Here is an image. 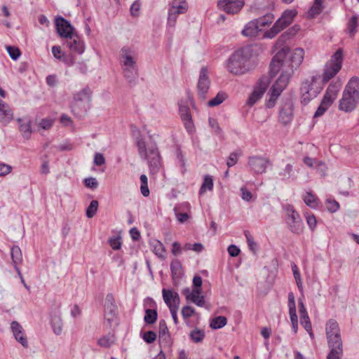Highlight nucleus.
<instances>
[{
  "instance_id": "f257e3e1",
  "label": "nucleus",
  "mask_w": 359,
  "mask_h": 359,
  "mask_svg": "<svg viewBox=\"0 0 359 359\" xmlns=\"http://www.w3.org/2000/svg\"><path fill=\"white\" fill-rule=\"evenodd\" d=\"M325 334L330 352L327 359H341L343 356V342L340 328L334 319H330L325 325Z\"/></svg>"
},
{
  "instance_id": "f03ea898",
  "label": "nucleus",
  "mask_w": 359,
  "mask_h": 359,
  "mask_svg": "<svg viewBox=\"0 0 359 359\" xmlns=\"http://www.w3.org/2000/svg\"><path fill=\"white\" fill-rule=\"evenodd\" d=\"M252 48L250 46L242 47L230 56L226 63L229 72L235 75L243 74L250 71Z\"/></svg>"
},
{
  "instance_id": "7ed1b4c3",
  "label": "nucleus",
  "mask_w": 359,
  "mask_h": 359,
  "mask_svg": "<svg viewBox=\"0 0 359 359\" xmlns=\"http://www.w3.org/2000/svg\"><path fill=\"white\" fill-rule=\"evenodd\" d=\"M135 142L139 156L147 161L151 172L153 174L158 172L162 162L156 144L147 145L145 140L141 136L136 137Z\"/></svg>"
},
{
  "instance_id": "20e7f679",
  "label": "nucleus",
  "mask_w": 359,
  "mask_h": 359,
  "mask_svg": "<svg viewBox=\"0 0 359 359\" xmlns=\"http://www.w3.org/2000/svg\"><path fill=\"white\" fill-rule=\"evenodd\" d=\"M91 93L90 88L86 87L74 95L71 109L74 116L81 118L86 114L89 109Z\"/></svg>"
},
{
  "instance_id": "39448f33",
  "label": "nucleus",
  "mask_w": 359,
  "mask_h": 359,
  "mask_svg": "<svg viewBox=\"0 0 359 359\" xmlns=\"http://www.w3.org/2000/svg\"><path fill=\"white\" fill-rule=\"evenodd\" d=\"M343 60V50L338 48L325 65L322 76L323 82H328L337 74L341 69Z\"/></svg>"
},
{
  "instance_id": "423d86ee",
  "label": "nucleus",
  "mask_w": 359,
  "mask_h": 359,
  "mask_svg": "<svg viewBox=\"0 0 359 359\" xmlns=\"http://www.w3.org/2000/svg\"><path fill=\"white\" fill-rule=\"evenodd\" d=\"M292 73L287 71L283 72L278 79L271 86L269 93V98L266 102L268 108L274 107L275 103L283 90L287 87Z\"/></svg>"
},
{
  "instance_id": "0eeeda50",
  "label": "nucleus",
  "mask_w": 359,
  "mask_h": 359,
  "mask_svg": "<svg viewBox=\"0 0 359 359\" xmlns=\"http://www.w3.org/2000/svg\"><path fill=\"white\" fill-rule=\"evenodd\" d=\"M297 12L295 10H287L284 11L273 27L264 34V37L268 39H273L279 32L288 27L293 21L294 18L296 16Z\"/></svg>"
},
{
  "instance_id": "6e6552de",
  "label": "nucleus",
  "mask_w": 359,
  "mask_h": 359,
  "mask_svg": "<svg viewBox=\"0 0 359 359\" xmlns=\"http://www.w3.org/2000/svg\"><path fill=\"white\" fill-rule=\"evenodd\" d=\"M188 8L189 6L186 0H172L169 4L167 27L175 28L179 15L186 13Z\"/></svg>"
},
{
  "instance_id": "1a4fd4ad",
  "label": "nucleus",
  "mask_w": 359,
  "mask_h": 359,
  "mask_svg": "<svg viewBox=\"0 0 359 359\" xmlns=\"http://www.w3.org/2000/svg\"><path fill=\"white\" fill-rule=\"evenodd\" d=\"M248 165L254 174L259 175L266 172L267 168L271 165V162L267 157L255 155L248 157Z\"/></svg>"
},
{
  "instance_id": "9d476101",
  "label": "nucleus",
  "mask_w": 359,
  "mask_h": 359,
  "mask_svg": "<svg viewBox=\"0 0 359 359\" xmlns=\"http://www.w3.org/2000/svg\"><path fill=\"white\" fill-rule=\"evenodd\" d=\"M210 80L208 76V69L207 67H203L201 69L197 83L198 95L202 100H205L206 94L210 88Z\"/></svg>"
},
{
  "instance_id": "9b49d317",
  "label": "nucleus",
  "mask_w": 359,
  "mask_h": 359,
  "mask_svg": "<svg viewBox=\"0 0 359 359\" xmlns=\"http://www.w3.org/2000/svg\"><path fill=\"white\" fill-rule=\"evenodd\" d=\"M289 51L290 48L287 46H283L273 56L270 65L271 73L272 74H276L280 68L287 62L285 59Z\"/></svg>"
},
{
  "instance_id": "f8f14e48",
  "label": "nucleus",
  "mask_w": 359,
  "mask_h": 359,
  "mask_svg": "<svg viewBox=\"0 0 359 359\" xmlns=\"http://www.w3.org/2000/svg\"><path fill=\"white\" fill-rule=\"evenodd\" d=\"M178 105L179 114L183 122L185 129L189 134L194 133L195 132V126L190 113L189 107L188 105L182 102L179 103Z\"/></svg>"
},
{
  "instance_id": "ddd939ff",
  "label": "nucleus",
  "mask_w": 359,
  "mask_h": 359,
  "mask_svg": "<svg viewBox=\"0 0 359 359\" xmlns=\"http://www.w3.org/2000/svg\"><path fill=\"white\" fill-rule=\"evenodd\" d=\"M244 6V0H219L217 6L229 14L238 13Z\"/></svg>"
},
{
  "instance_id": "4468645a",
  "label": "nucleus",
  "mask_w": 359,
  "mask_h": 359,
  "mask_svg": "<svg viewBox=\"0 0 359 359\" xmlns=\"http://www.w3.org/2000/svg\"><path fill=\"white\" fill-rule=\"evenodd\" d=\"M55 28L59 36L62 38L67 39L75 33L74 28L70 22L61 16L55 19Z\"/></svg>"
},
{
  "instance_id": "2eb2a0df",
  "label": "nucleus",
  "mask_w": 359,
  "mask_h": 359,
  "mask_svg": "<svg viewBox=\"0 0 359 359\" xmlns=\"http://www.w3.org/2000/svg\"><path fill=\"white\" fill-rule=\"evenodd\" d=\"M358 103V100L344 91L339 100V109L345 112H351L356 108Z\"/></svg>"
},
{
  "instance_id": "dca6fc26",
  "label": "nucleus",
  "mask_w": 359,
  "mask_h": 359,
  "mask_svg": "<svg viewBox=\"0 0 359 359\" xmlns=\"http://www.w3.org/2000/svg\"><path fill=\"white\" fill-rule=\"evenodd\" d=\"M66 39V45L72 52H75L79 55L82 54L85 50V44L81 37L76 34L71 35Z\"/></svg>"
},
{
  "instance_id": "f3484780",
  "label": "nucleus",
  "mask_w": 359,
  "mask_h": 359,
  "mask_svg": "<svg viewBox=\"0 0 359 359\" xmlns=\"http://www.w3.org/2000/svg\"><path fill=\"white\" fill-rule=\"evenodd\" d=\"M293 110L294 106L291 100H287L283 104L279 111V119L283 124L287 125L292 121Z\"/></svg>"
},
{
  "instance_id": "a211bd4d",
  "label": "nucleus",
  "mask_w": 359,
  "mask_h": 359,
  "mask_svg": "<svg viewBox=\"0 0 359 359\" xmlns=\"http://www.w3.org/2000/svg\"><path fill=\"white\" fill-rule=\"evenodd\" d=\"M120 63L122 67L136 66L135 52L128 47H123L120 50Z\"/></svg>"
},
{
  "instance_id": "6ab92c4d",
  "label": "nucleus",
  "mask_w": 359,
  "mask_h": 359,
  "mask_svg": "<svg viewBox=\"0 0 359 359\" xmlns=\"http://www.w3.org/2000/svg\"><path fill=\"white\" fill-rule=\"evenodd\" d=\"M11 329L16 341L24 348H27L28 341L22 325L18 322L14 320L11 323Z\"/></svg>"
},
{
  "instance_id": "aec40b11",
  "label": "nucleus",
  "mask_w": 359,
  "mask_h": 359,
  "mask_svg": "<svg viewBox=\"0 0 359 359\" xmlns=\"http://www.w3.org/2000/svg\"><path fill=\"white\" fill-rule=\"evenodd\" d=\"M339 92V87L335 84H330L326 89L321 103L327 107H330L336 100Z\"/></svg>"
},
{
  "instance_id": "412c9836",
  "label": "nucleus",
  "mask_w": 359,
  "mask_h": 359,
  "mask_svg": "<svg viewBox=\"0 0 359 359\" xmlns=\"http://www.w3.org/2000/svg\"><path fill=\"white\" fill-rule=\"evenodd\" d=\"M163 298L166 305L170 308L173 306L179 307L180 299L177 292L172 290L163 289Z\"/></svg>"
},
{
  "instance_id": "4be33fe9",
  "label": "nucleus",
  "mask_w": 359,
  "mask_h": 359,
  "mask_svg": "<svg viewBox=\"0 0 359 359\" xmlns=\"http://www.w3.org/2000/svg\"><path fill=\"white\" fill-rule=\"evenodd\" d=\"M266 90V84L259 83L254 88L252 93L250 94L247 100V104L249 106L254 105L258 100H259Z\"/></svg>"
},
{
  "instance_id": "5701e85b",
  "label": "nucleus",
  "mask_w": 359,
  "mask_h": 359,
  "mask_svg": "<svg viewBox=\"0 0 359 359\" xmlns=\"http://www.w3.org/2000/svg\"><path fill=\"white\" fill-rule=\"evenodd\" d=\"M304 50L302 48H295L290 57V71L292 74L293 69H297L302 64L304 60Z\"/></svg>"
},
{
  "instance_id": "b1692460",
  "label": "nucleus",
  "mask_w": 359,
  "mask_h": 359,
  "mask_svg": "<svg viewBox=\"0 0 359 359\" xmlns=\"http://www.w3.org/2000/svg\"><path fill=\"white\" fill-rule=\"evenodd\" d=\"M344 91L359 100V78L357 76L352 77L348 81Z\"/></svg>"
},
{
  "instance_id": "393cba45",
  "label": "nucleus",
  "mask_w": 359,
  "mask_h": 359,
  "mask_svg": "<svg viewBox=\"0 0 359 359\" xmlns=\"http://www.w3.org/2000/svg\"><path fill=\"white\" fill-rule=\"evenodd\" d=\"M13 118V112L9 105L0 99V121L9 123Z\"/></svg>"
},
{
  "instance_id": "a878e982",
  "label": "nucleus",
  "mask_w": 359,
  "mask_h": 359,
  "mask_svg": "<svg viewBox=\"0 0 359 359\" xmlns=\"http://www.w3.org/2000/svg\"><path fill=\"white\" fill-rule=\"evenodd\" d=\"M11 257L12 263L15 271L20 275V270L18 265L22 262V254L20 248L18 245H13L11 248Z\"/></svg>"
},
{
  "instance_id": "bb28decb",
  "label": "nucleus",
  "mask_w": 359,
  "mask_h": 359,
  "mask_svg": "<svg viewBox=\"0 0 359 359\" xmlns=\"http://www.w3.org/2000/svg\"><path fill=\"white\" fill-rule=\"evenodd\" d=\"M290 230L296 234H300L303 231L304 224L300 215H297L286 221Z\"/></svg>"
},
{
  "instance_id": "cd10ccee",
  "label": "nucleus",
  "mask_w": 359,
  "mask_h": 359,
  "mask_svg": "<svg viewBox=\"0 0 359 359\" xmlns=\"http://www.w3.org/2000/svg\"><path fill=\"white\" fill-rule=\"evenodd\" d=\"M261 31L255 20L247 23L242 31V34L245 36H256Z\"/></svg>"
},
{
  "instance_id": "c85d7f7f",
  "label": "nucleus",
  "mask_w": 359,
  "mask_h": 359,
  "mask_svg": "<svg viewBox=\"0 0 359 359\" xmlns=\"http://www.w3.org/2000/svg\"><path fill=\"white\" fill-rule=\"evenodd\" d=\"M288 308L291 323H298L294 296L292 292L288 294Z\"/></svg>"
},
{
  "instance_id": "c756f323",
  "label": "nucleus",
  "mask_w": 359,
  "mask_h": 359,
  "mask_svg": "<svg viewBox=\"0 0 359 359\" xmlns=\"http://www.w3.org/2000/svg\"><path fill=\"white\" fill-rule=\"evenodd\" d=\"M117 313V306L114 305H104V320L108 322L111 325V323L116 318Z\"/></svg>"
},
{
  "instance_id": "7c9ffc66",
  "label": "nucleus",
  "mask_w": 359,
  "mask_h": 359,
  "mask_svg": "<svg viewBox=\"0 0 359 359\" xmlns=\"http://www.w3.org/2000/svg\"><path fill=\"white\" fill-rule=\"evenodd\" d=\"M50 325L55 334L60 335L62 334L63 323L60 316L56 314L51 316Z\"/></svg>"
},
{
  "instance_id": "2f4dec72",
  "label": "nucleus",
  "mask_w": 359,
  "mask_h": 359,
  "mask_svg": "<svg viewBox=\"0 0 359 359\" xmlns=\"http://www.w3.org/2000/svg\"><path fill=\"white\" fill-rule=\"evenodd\" d=\"M19 123V130L22 133L24 138L29 139L32 134L31 123L30 121L25 122L22 118H18L17 119Z\"/></svg>"
},
{
  "instance_id": "473e14b6",
  "label": "nucleus",
  "mask_w": 359,
  "mask_h": 359,
  "mask_svg": "<svg viewBox=\"0 0 359 359\" xmlns=\"http://www.w3.org/2000/svg\"><path fill=\"white\" fill-rule=\"evenodd\" d=\"M115 342V336L111 333L101 337L97 340V344L103 348H108L111 347Z\"/></svg>"
},
{
  "instance_id": "72a5a7b5",
  "label": "nucleus",
  "mask_w": 359,
  "mask_h": 359,
  "mask_svg": "<svg viewBox=\"0 0 359 359\" xmlns=\"http://www.w3.org/2000/svg\"><path fill=\"white\" fill-rule=\"evenodd\" d=\"M151 246L152 248V251L157 257L160 258H165V248L160 241L154 240L151 241Z\"/></svg>"
},
{
  "instance_id": "f704fd0d",
  "label": "nucleus",
  "mask_w": 359,
  "mask_h": 359,
  "mask_svg": "<svg viewBox=\"0 0 359 359\" xmlns=\"http://www.w3.org/2000/svg\"><path fill=\"white\" fill-rule=\"evenodd\" d=\"M124 77L130 82H133L137 76V65L134 67H122Z\"/></svg>"
},
{
  "instance_id": "c9c22d12",
  "label": "nucleus",
  "mask_w": 359,
  "mask_h": 359,
  "mask_svg": "<svg viewBox=\"0 0 359 359\" xmlns=\"http://www.w3.org/2000/svg\"><path fill=\"white\" fill-rule=\"evenodd\" d=\"M202 290H199L198 289H193L191 290V300L193 303L196 304L198 306H203L205 304V299L204 296L201 295Z\"/></svg>"
},
{
  "instance_id": "e433bc0d",
  "label": "nucleus",
  "mask_w": 359,
  "mask_h": 359,
  "mask_svg": "<svg viewBox=\"0 0 359 359\" xmlns=\"http://www.w3.org/2000/svg\"><path fill=\"white\" fill-rule=\"evenodd\" d=\"M158 318V313L156 309H146L144 320L147 324H154Z\"/></svg>"
},
{
  "instance_id": "4c0bfd02",
  "label": "nucleus",
  "mask_w": 359,
  "mask_h": 359,
  "mask_svg": "<svg viewBox=\"0 0 359 359\" xmlns=\"http://www.w3.org/2000/svg\"><path fill=\"white\" fill-rule=\"evenodd\" d=\"M255 20L257 22V25L262 31L264 27L270 25L273 22L274 17L273 14L267 13L265 15Z\"/></svg>"
},
{
  "instance_id": "58836bf2",
  "label": "nucleus",
  "mask_w": 359,
  "mask_h": 359,
  "mask_svg": "<svg viewBox=\"0 0 359 359\" xmlns=\"http://www.w3.org/2000/svg\"><path fill=\"white\" fill-rule=\"evenodd\" d=\"M227 323V319L224 316H217L213 318L210 323V327L213 330L222 328Z\"/></svg>"
},
{
  "instance_id": "ea45409f",
  "label": "nucleus",
  "mask_w": 359,
  "mask_h": 359,
  "mask_svg": "<svg viewBox=\"0 0 359 359\" xmlns=\"http://www.w3.org/2000/svg\"><path fill=\"white\" fill-rule=\"evenodd\" d=\"M316 80L317 77L316 76H312L309 79H306L301 86L300 91L304 93H313L315 91L313 89V85L316 81Z\"/></svg>"
},
{
  "instance_id": "a19ab883",
  "label": "nucleus",
  "mask_w": 359,
  "mask_h": 359,
  "mask_svg": "<svg viewBox=\"0 0 359 359\" xmlns=\"http://www.w3.org/2000/svg\"><path fill=\"white\" fill-rule=\"evenodd\" d=\"M304 203L311 208L318 206V198L311 191H307L303 197Z\"/></svg>"
},
{
  "instance_id": "79ce46f5",
  "label": "nucleus",
  "mask_w": 359,
  "mask_h": 359,
  "mask_svg": "<svg viewBox=\"0 0 359 359\" xmlns=\"http://www.w3.org/2000/svg\"><path fill=\"white\" fill-rule=\"evenodd\" d=\"M213 189V180L211 176L206 175L200 188L199 194H203L207 190L211 191Z\"/></svg>"
},
{
  "instance_id": "37998d69",
  "label": "nucleus",
  "mask_w": 359,
  "mask_h": 359,
  "mask_svg": "<svg viewBox=\"0 0 359 359\" xmlns=\"http://www.w3.org/2000/svg\"><path fill=\"white\" fill-rule=\"evenodd\" d=\"M358 18L355 15L352 16L348 20L347 25V31L350 36H353L357 32Z\"/></svg>"
},
{
  "instance_id": "c03bdc74",
  "label": "nucleus",
  "mask_w": 359,
  "mask_h": 359,
  "mask_svg": "<svg viewBox=\"0 0 359 359\" xmlns=\"http://www.w3.org/2000/svg\"><path fill=\"white\" fill-rule=\"evenodd\" d=\"M244 234L246 238L249 249L253 252H256L258 250V245L254 241L253 236L250 234V231L247 230L244 231Z\"/></svg>"
},
{
  "instance_id": "a18cd8bd",
  "label": "nucleus",
  "mask_w": 359,
  "mask_h": 359,
  "mask_svg": "<svg viewBox=\"0 0 359 359\" xmlns=\"http://www.w3.org/2000/svg\"><path fill=\"white\" fill-rule=\"evenodd\" d=\"M205 337V332L202 330L195 329L190 333V338L195 343L201 342Z\"/></svg>"
},
{
  "instance_id": "49530a36",
  "label": "nucleus",
  "mask_w": 359,
  "mask_h": 359,
  "mask_svg": "<svg viewBox=\"0 0 359 359\" xmlns=\"http://www.w3.org/2000/svg\"><path fill=\"white\" fill-rule=\"evenodd\" d=\"M282 180H289L293 176V166L290 163H287L285 168L278 173Z\"/></svg>"
},
{
  "instance_id": "de8ad7c7",
  "label": "nucleus",
  "mask_w": 359,
  "mask_h": 359,
  "mask_svg": "<svg viewBox=\"0 0 359 359\" xmlns=\"http://www.w3.org/2000/svg\"><path fill=\"white\" fill-rule=\"evenodd\" d=\"M323 1L324 0H315L309 10V15L311 16L318 15L322 11Z\"/></svg>"
},
{
  "instance_id": "09e8293b",
  "label": "nucleus",
  "mask_w": 359,
  "mask_h": 359,
  "mask_svg": "<svg viewBox=\"0 0 359 359\" xmlns=\"http://www.w3.org/2000/svg\"><path fill=\"white\" fill-rule=\"evenodd\" d=\"M140 183H141V186H140L141 193L144 197H147L149 195L147 177L146 176V175L142 174L140 175Z\"/></svg>"
},
{
  "instance_id": "8fccbe9b",
  "label": "nucleus",
  "mask_w": 359,
  "mask_h": 359,
  "mask_svg": "<svg viewBox=\"0 0 359 359\" xmlns=\"http://www.w3.org/2000/svg\"><path fill=\"white\" fill-rule=\"evenodd\" d=\"M226 97L224 93L219 92L217 95L212 100H210L208 104L209 107H215L222 103Z\"/></svg>"
},
{
  "instance_id": "3c124183",
  "label": "nucleus",
  "mask_w": 359,
  "mask_h": 359,
  "mask_svg": "<svg viewBox=\"0 0 359 359\" xmlns=\"http://www.w3.org/2000/svg\"><path fill=\"white\" fill-rule=\"evenodd\" d=\"M203 249L204 247L201 243H195L194 244L187 243L183 246V250L184 251L193 250L198 253L201 252Z\"/></svg>"
},
{
  "instance_id": "603ef678",
  "label": "nucleus",
  "mask_w": 359,
  "mask_h": 359,
  "mask_svg": "<svg viewBox=\"0 0 359 359\" xmlns=\"http://www.w3.org/2000/svg\"><path fill=\"white\" fill-rule=\"evenodd\" d=\"M98 205H99L98 201L96 200H93L90 202V205H88V207L87 208V210H86L87 217L92 218L95 216V215L96 214V212L97 211Z\"/></svg>"
},
{
  "instance_id": "864d4df0",
  "label": "nucleus",
  "mask_w": 359,
  "mask_h": 359,
  "mask_svg": "<svg viewBox=\"0 0 359 359\" xmlns=\"http://www.w3.org/2000/svg\"><path fill=\"white\" fill-rule=\"evenodd\" d=\"M283 210L286 213V220L293 218L299 214L294 210V206L291 204H285L283 205Z\"/></svg>"
},
{
  "instance_id": "5fc2aeb1",
  "label": "nucleus",
  "mask_w": 359,
  "mask_h": 359,
  "mask_svg": "<svg viewBox=\"0 0 359 359\" xmlns=\"http://www.w3.org/2000/svg\"><path fill=\"white\" fill-rule=\"evenodd\" d=\"M317 91L313 93H304L301 92V102L304 104H307L312 99L316 97Z\"/></svg>"
},
{
  "instance_id": "6e6d98bb",
  "label": "nucleus",
  "mask_w": 359,
  "mask_h": 359,
  "mask_svg": "<svg viewBox=\"0 0 359 359\" xmlns=\"http://www.w3.org/2000/svg\"><path fill=\"white\" fill-rule=\"evenodd\" d=\"M121 240V238L118 236L111 237L109 239V244L113 250H118L121 248L122 245Z\"/></svg>"
},
{
  "instance_id": "4d7b16f0",
  "label": "nucleus",
  "mask_w": 359,
  "mask_h": 359,
  "mask_svg": "<svg viewBox=\"0 0 359 359\" xmlns=\"http://www.w3.org/2000/svg\"><path fill=\"white\" fill-rule=\"evenodd\" d=\"M327 209L330 212H335L339 209V204L335 200L327 199L326 201Z\"/></svg>"
},
{
  "instance_id": "13d9d810",
  "label": "nucleus",
  "mask_w": 359,
  "mask_h": 359,
  "mask_svg": "<svg viewBox=\"0 0 359 359\" xmlns=\"http://www.w3.org/2000/svg\"><path fill=\"white\" fill-rule=\"evenodd\" d=\"M209 125L213 130V132L216 135H220L222 132V128L219 127L217 121L212 117H210L208 119Z\"/></svg>"
},
{
  "instance_id": "bf43d9fd",
  "label": "nucleus",
  "mask_w": 359,
  "mask_h": 359,
  "mask_svg": "<svg viewBox=\"0 0 359 359\" xmlns=\"http://www.w3.org/2000/svg\"><path fill=\"white\" fill-rule=\"evenodd\" d=\"M142 339L148 344L153 343L156 339V334L154 331H147L142 334Z\"/></svg>"
},
{
  "instance_id": "052dcab7",
  "label": "nucleus",
  "mask_w": 359,
  "mask_h": 359,
  "mask_svg": "<svg viewBox=\"0 0 359 359\" xmlns=\"http://www.w3.org/2000/svg\"><path fill=\"white\" fill-rule=\"evenodd\" d=\"M6 49L8 53L13 60H15L20 57V52L18 48L15 46H7Z\"/></svg>"
},
{
  "instance_id": "680f3d73",
  "label": "nucleus",
  "mask_w": 359,
  "mask_h": 359,
  "mask_svg": "<svg viewBox=\"0 0 359 359\" xmlns=\"http://www.w3.org/2000/svg\"><path fill=\"white\" fill-rule=\"evenodd\" d=\"M178 165L180 168L181 173L184 175L186 172V160L184 157V156L179 152L177 156Z\"/></svg>"
},
{
  "instance_id": "e2e57ef3",
  "label": "nucleus",
  "mask_w": 359,
  "mask_h": 359,
  "mask_svg": "<svg viewBox=\"0 0 359 359\" xmlns=\"http://www.w3.org/2000/svg\"><path fill=\"white\" fill-rule=\"evenodd\" d=\"M141 3L140 0L135 1L130 6V13L133 17L139 15V11L140 9Z\"/></svg>"
},
{
  "instance_id": "0e129e2a",
  "label": "nucleus",
  "mask_w": 359,
  "mask_h": 359,
  "mask_svg": "<svg viewBox=\"0 0 359 359\" xmlns=\"http://www.w3.org/2000/svg\"><path fill=\"white\" fill-rule=\"evenodd\" d=\"M239 154L237 152H232L228 157L226 165L229 168L233 166L238 161Z\"/></svg>"
},
{
  "instance_id": "69168bd1",
  "label": "nucleus",
  "mask_w": 359,
  "mask_h": 359,
  "mask_svg": "<svg viewBox=\"0 0 359 359\" xmlns=\"http://www.w3.org/2000/svg\"><path fill=\"white\" fill-rule=\"evenodd\" d=\"M195 313V309L189 306H185L182 309V315L184 319L190 318Z\"/></svg>"
},
{
  "instance_id": "338daca9",
  "label": "nucleus",
  "mask_w": 359,
  "mask_h": 359,
  "mask_svg": "<svg viewBox=\"0 0 359 359\" xmlns=\"http://www.w3.org/2000/svg\"><path fill=\"white\" fill-rule=\"evenodd\" d=\"M306 222L311 231H313L316 227V218L313 215H306Z\"/></svg>"
},
{
  "instance_id": "774afa93",
  "label": "nucleus",
  "mask_w": 359,
  "mask_h": 359,
  "mask_svg": "<svg viewBox=\"0 0 359 359\" xmlns=\"http://www.w3.org/2000/svg\"><path fill=\"white\" fill-rule=\"evenodd\" d=\"M85 185L86 187L95 189L98 187V183L95 178L89 177L85 180Z\"/></svg>"
}]
</instances>
